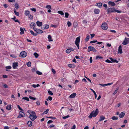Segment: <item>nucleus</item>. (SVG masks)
<instances>
[{
	"label": "nucleus",
	"mask_w": 129,
	"mask_h": 129,
	"mask_svg": "<svg viewBox=\"0 0 129 129\" xmlns=\"http://www.w3.org/2000/svg\"><path fill=\"white\" fill-rule=\"evenodd\" d=\"M99 112L97 108L95 111H93L90 113L88 117L89 118L91 119L93 117H95L98 114Z\"/></svg>",
	"instance_id": "obj_1"
},
{
	"label": "nucleus",
	"mask_w": 129,
	"mask_h": 129,
	"mask_svg": "<svg viewBox=\"0 0 129 129\" xmlns=\"http://www.w3.org/2000/svg\"><path fill=\"white\" fill-rule=\"evenodd\" d=\"M29 117L32 121H34L37 117L36 115V114L35 112L31 111V113L29 116Z\"/></svg>",
	"instance_id": "obj_2"
},
{
	"label": "nucleus",
	"mask_w": 129,
	"mask_h": 129,
	"mask_svg": "<svg viewBox=\"0 0 129 129\" xmlns=\"http://www.w3.org/2000/svg\"><path fill=\"white\" fill-rule=\"evenodd\" d=\"M101 27L104 30H107L108 28L107 23L106 22L103 23L101 25Z\"/></svg>",
	"instance_id": "obj_3"
},
{
	"label": "nucleus",
	"mask_w": 129,
	"mask_h": 129,
	"mask_svg": "<svg viewBox=\"0 0 129 129\" xmlns=\"http://www.w3.org/2000/svg\"><path fill=\"white\" fill-rule=\"evenodd\" d=\"M115 9L114 8H109L107 9V14H110L111 13L115 12Z\"/></svg>",
	"instance_id": "obj_4"
},
{
	"label": "nucleus",
	"mask_w": 129,
	"mask_h": 129,
	"mask_svg": "<svg viewBox=\"0 0 129 129\" xmlns=\"http://www.w3.org/2000/svg\"><path fill=\"white\" fill-rule=\"evenodd\" d=\"M27 55V53L26 52L23 51L20 53L19 56L20 57L24 58L26 57Z\"/></svg>",
	"instance_id": "obj_5"
},
{
	"label": "nucleus",
	"mask_w": 129,
	"mask_h": 129,
	"mask_svg": "<svg viewBox=\"0 0 129 129\" xmlns=\"http://www.w3.org/2000/svg\"><path fill=\"white\" fill-rule=\"evenodd\" d=\"M33 28L34 30L35 31L37 34L42 33H43V31L42 30L35 28L34 27H33Z\"/></svg>",
	"instance_id": "obj_6"
},
{
	"label": "nucleus",
	"mask_w": 129,
	"mask_h": 129,
	"mask_svg": "<svg viewBox=\"0 0 129 129\" xmlns=\"http://www.w3.org/2000/svg\"><path fill=\"white\" fill-rule=\"evenodd\" d=\"M129 42V38H125L124 41L122 43V44L124 45H126Z\"/></svg>",
	"instance_id": "obj_7"
},
{
	"label": "nucleus",
	"mask_w": 129,
	"mask_h": 129,
	"mask_svg": "<svg viewBox=\"0 0 129 129\" xmlns=\"http://www.w3.org/2000/svg\"><path fill=\"white\" fill-rule=\"evenodd\" d=\"M23 114H24V113L22 111H20L19 115L18 116L17 118H20L23 117Z\"/></svg>",
	"instance_id": "obj_8"
},
{
	"label": "nucleus",
	"mask_w": 129,
	"mask_h": 129,
	"mask_svg": "<svg viewBox=\"0 0 129 129\" xmlns=\"http://www.w3.org/2000/svg\"><path fill=\"white\" fill-rule=\"evenodd\" d=\"M118 53L121 54L122 53V47L121 45H120L118 49Z\"/></svg>",
	"instance_id": "obj_9"
},
{
	"label": "nucleus",
	"mask_w": 129,
	"mask_h": 129,
	"mask_svg": "<svg viewBox=\"0 0 129 129\" xmlns=\"http://www.w3.org/2000/svg\"><path fill=\"white\" fill-rule=\"evenodd\" d=\"M18 63L17 62H14L13 64V69H15L17 68L18 66Z\"/></svg>",
	"instance_id": "obj_10"
},
{
	"label": "nucleus",
	"mask_w": 129,
	"mask_h": 129,
	"mask_svg": "<svg viewBox=\"0 0 129 129\" xmlns=\"http://www.w3.org/2000/svg\"><path fill=\"white\" fill-rule=\"evenodd\" d=\"M80 41V37L77 38H76V40L75 41V44H79V43Z\"/></svg>",
	"instance_id": "obj_11"
},
{
	"label": "nucleus",
	"mask_w": 129,
	"mask_h": 129,
	"mask_svg": "<svg viewBox=\"0 0 129 129\" xmlns=\"http://www.w3.org/2000/svg\"><path fill=\"white\" fill-rule=\"evenodd\" d=\"M108 4L109 5H111L112 6H114L115 5V3L109 1L108 3Z\"/></svg>",
	"instance_id": "obj_12"
},
{
	"label": "nucleus",
	"mask_w": 129,
	"mask_h": 129,
	"mask_svg": "<svg viewBox=\"0 0 129 129\" xmlns=\"http://www.w3.org/2000/svg\"><path fill=\"white\" fill-rule=\"evenodd\" d=\"M125 113L123 112H121L119 115V117L120 118H123L125 115Z\"/></svg>",
	"instance_id": "obj_13"
},
{
	"label": "nucleus",
	"mask_w": 129,
	"mask_h": 129,
	"mask_svg": "<svg viewBox=\"0 0 129 129\" xmlns=\"http://www.w3.org/2000/svg\"><path fill=\"white\" fill-rule=\"evenodd\" d=\"M102 5V4L101 3H96L95 4V6H98L99 8H101Z\"/></svg>",
	"instance_id": "obj_14"
},
{
	"label": "nucleus",
	"mask_w": 129,
	"mask_h": 129,
	"mask_svg": "<svg viewBox=\"0 0 129 129\" xmlns=\"http://www.w3.org/2000/svg\"><path fill=\"white\" fill-rule=\"evenodd\" d=\"M76 95V93H74L71 94L69 96L70 98H74Z\"/></svg>",
	"instance_id": "obj_15"
},
{
	"label": "nucleus",
	"mask_w": 129,
	"mask_h": 129,
	"mask_svg": "<svg viewBox=\"0 0 129 129\" xmlns=\"http://www.w3.org/2000/svg\"><path fill=\"white\" fill-rule=\"evenodd\" d=\"M109 59H110L111 61V62H115L116 63H118L119 62L117 60H116L114 59L111 57H110L109 58Z\"/></svg>",
	"instance_id": "obj_16"
},
{
	"label": "nucleus",
	"mask_w": 129,
	"mask_h": 129,
	"mask_svg": "<svg viewBox=\"0 0 129 129\" xmlns=\"http://www.w3.org/2000/svg\"><path fill=\"white\" fill-rule=\"evenodd\" d=\"M105 119V117L104 116H103L102 115L100 117V119L99 120V121H102L104 120V119Z\"/></svg>",
	"instance_id": "obj_17"
},
{
	"label": "nucleus",
	"mask_w": 129,
	"mask_h": 129,
	"mask_svg": "<svg viewBox=\"0 0 129 129\" xmlns=\"http://www.w3.org/2000/svg\"><path fill=\"white\" fill-rule=\"evenodd\" d=\"M94 12L95 14H99L100 12V10L98 9H95L94 10Z\"/></svg>",
	"instance_id": "obj_18"
},
{
	"label": "nucleus",
	"mask_w": 129,
	"mask_h": 129,
	"mask_svg": "<svg viewBox=\"0 0 129 129\" xmlns=\"http://www.w3.org/2000/svg\"><path fill=\"white\" fill-rule=\"evenodd\" d=\"M36 23L37 25L38 26H41L42 24V23L39 21L37 22Z\"/></svg>",
	"instance_id": "obj_19"
},
{
	"label": "nucleus",
	"mask_w": 129,
	"mask_h": 129,
	"mask_svg": "<svg viewBox=\"0 0 129 129\" xmlns=\"http://www.w3.org/2000/svg\"><path fill=\"white\" fill-rule=\"evenodd\" d=\"M27 124L29 127H31L32 125V122L30 121H29L27 122Z\"/></svg>",
	"instance_id": "obj_20"
},
{
	"label": "nucleus",
	"mask_w": 129,
	"mask_h": 129,
	"mask_svg": "<svg viewBox=\"0 0 129 129\" xmlns=\"http://www.w3.org/2000/svg\"><path fill=\"white\" fill-rule=\"evenodd\" d=\"M31 34L32 35L34 36H36L37 35V34L36 33H34L33 31L31 30H29Z\"/></svg>",
	"instance_id": "obj_21"
},
{
	"label": "nucleus",
	"mask_w": 129,
	"mask_h": 129,
	"mask_svg": "<svg viewBox=\"0 0 129 129\" xmlns=\"http://www.w3.org/2000/svg\"><path fill=\"white\" fill-rule=\"evenodd\" d=\"M93 47L92 46L88 47V48L87 51L88 52H89L90 51H92Z\"/></svg>",
	"instance_id": "obj_22"
},
{
	"label": "nucleus",
	"mask_w": 129,
	"mask_h": 129,
	"mask_svg": "<svg viewBox=\"0 0 129 129\" xmlns=\"http://www.w3.org/2000/svg\"><path fill=\"white\" fill-rule=\"evenodd\" d=\"M20 34L21 35H22L24 34V30L23 28L21 27H20Z\"/></svg>",
	"instance_id": "obj_23"
},
{
	"label": "nucleus",
	"mask_w": 129,
	"mask_h": 129,
	"mask_svg": "<svg viewBox=\"0 0 129 129\" xmlns=\"http://www.w3.org/2000/svg\"><path fill=\"white\" fill-rule=\"evenodd\" d=\"M30 13V12L28 10H26L25 11V14L26 16L29 15Z\"/></svg>",
	"instance_id": "obj_24"
},
{
	"label": "nucleus",
	"mask_w": 129,
	"mask_h": 129,
	"mask_svg": "<svg viewBox=\"0 0 129 129\" xmlns=\"http://www.w3.org/2000/svg\"><path fill=\"white\" fill-rule=\"evenodd\" d=\"M68 66L69 67L73 68H74L75 66V65L72 64H69Z\"/></svg>",
	"instance_id": "obj_25"
},
{
	"label": "nucleus",
	"mask_w": 129,
	"mask_h": 129,
	"mask_svg": "<svg viewBox=\"0 0 129 129\" xmlns=\"http://www.w3.org/2000/svg\"><path fill=\"white\" fill-rule=\"evenodd\" d=\"M11 105H7L6 107V109L8 110H10L11 109Z\"/></svg>",
	"instance_id": "obj_26"
},
{
	"label": "nucleus",
	"mask_w": 129,
	"mask_h": 129,
	"mask_svg": "<svg viewBox=\"0 0 129 129\" xmlns=\"http://www.w3.org/2000/svg\"><path fill=\"white\" fill-rule=\"evenodd\" d=\"M48 41L49 42L52 41L53 40L51 39V36L50 35H49L48 36Z\"/></svg>",
	"instance_id": "obj_27"
},
{
	"label": "nucleus",
	"mask_w": 129,
	"mask_h": 129,
	"mask_svg": "<svg viewBox=\"0 0 129 129\" xmlns=\"http://www.w3.org/2000/svg\"><path fill=\"white\" fill-rule=\"evenodd\" d=\"M49 27V25L46 24L45 25V27L44 28H42V29H46L48 28Z\"/></svg>",
	"instance_id": "obj_28"
},
{
	"label": "nucleus",
	"mask_w": 129,
	"mask_h": 129,
	"mask_svg": "<svg viewBox=\"0 0 129 129\" xmlns=\"http://www.w3.org/2000/svg\"><path fill=\"white\" fill-rule=\"evenodd\" d=\"M119 89V87H117V88L116 89V90H115V91L113 93V95H114L116 94L117 93V92L118 91Z\"/></svg>",
	"instance_id": "obj_29"
},
{
	"label": "nucleus",
	"mask_w": 129,
	"mask_h": 129,
	"mask_svg": "<svg viewBox=\"0 0 129 129\" xmlns=\"http://www.w3.org/2000/svg\"><path fill=\"white\" fill-rule=\"evenodd\" d=\"M7 69H6V71H9L7 69H11V67L10 66H6L5 67Z\"/></svg>",
	"instance_id": "obj_30"
},
{
	"label": "nucleus",
	"mask_w": 129,
	"mask_h": 129,
	"mask_svg": "<svg viewBox=\"0 0 129 129\" xmlns=\"http://www.w3.org/2000/svg\"><path fill=\"white\" fill-rule=\"evenodd\" d=\"M66 52L68 54L70 53L71 52V50H70V47L68 48V49L66 50Z\"/></svg>",
	"instance_id": "obj_31"
},
{
	"label": "nucleus",
	"mask_w": 129,
	"mask_h": 129,
	"mask_svg": "<svg viewBox=\"0 0 129 129\" xmlns=\"http://www.w3.org/2000/svg\"><path fill=\"white\" fill-rule=\"evenodd\" d=\"M90 89L92 91V92L94 93V94L95 96V98L96 99L97 97V95L95 92L92 89L90 88Z\"/></svg>",
	"instance_id": "obj_32"
},
{
	"label": "nucleus",
	"mask_w": 129,
	"mask_h": 129,
	"mask_svg": "<svg viewBox=\"0 0 129 129\" xmlns=\"http://www.w3.org/2000/svg\"><path fill=\"white\" fill-rule=\"evenodd\" d=\"M14 6L16 9H18L19 8V5H18V4L17 3H16L15 4Z\"/></svg>",
	"instance_id": "obj_33"
},
{
	"label": "nucleus",
	"mask_w": 129,
	"mask_h": 129,
	"mask_svg": "<svg viewBox=\"0 0 129 129\" xmlns=\"http://www.w3.org/2000/svg\"><path fill=\"white\" fill-rule=\"evenodd\" d=\"M34 55L35 56V57L36 58H37L39 57V54L36 52H35L34 53Z\"/></svg>",
	"instance_id": "obj_34"
},
{
	"label": "nucleus",
	"mask_w": 129,
	"mask_h": 129,
	"mask_svg": "<svg viewBox=\"0 0 129 129\" xmlns=\"http://www.w3.org/2000/svg\"><path fill=\"white\" fill-rule=\"evenodd\" d=\"M77 23L76 22H74L73 23V26L75 28H76L77 26Z\"/></svg>",
	"instance_id": "obj_35"
},
{
	"label": "nucleus",
	"mask_w": 129,
	"mask_h": 129,
	"mask_svg": "<svg viewBox=\"0 0 129 129\" xmlns=\"http://www.w3.org/2000/svg\"><path fill=\"white\" fill-rule=\"evenodd\" d=\"M36 25L35 23L34 22H33L31 23V24H30V26L31 27V28H32V27L33 26H34Z\"/></svg>",
	"instance_id": "obj_36"
},
{
	"label": "nucleus",
	"mask_w": 129,
	"mask_h": 129,
	"mask_svg": "<svg viewBox=\"0 0 129 129\" xmlns=\"http://www.w3.org/2000/svg\"><path fill=\"white\" fill-rule=\"evenodd\" d=\"M112 119L113 120H117L118 119V118L115 116H113L112 117Z\"/></svg>",
	"instance_id": "obj_37"
},
{
	"label": "nucleus",
	"mask_w": 129,
	"mask_h": 129,
	"mask_svg": "<svg viewBox=\"0 0 129 129\" xmlns=\"http://www.w3.org/2000/svg\"><path fill=\"white\" fill-rule=\"evenodd\" d=\"M103 58V57H102L98 55L96 56V59H102Z\"/></svg>",
	"instance_id": "obj_38"
},
{
	"label": "nucleus",
	"mask_w": 129,
	"mask_h": 129,
	"mask_svg": "<svg viewBox=\"0 0 129 129\" xmlns=\"http://www.w3.org/2000/svg\"><path fill=\"white\" fill-rule=\"evenodd\" d=\"M49 111V109H47L45 111L43 112V114H47L48 113Z\"/></svg>",
	"instance_id": "obj_39"
},
{
	"label": "nucleus",
	"mask_w": 129,
	"mask_h": 129,
	"mask_svg": "<svg viewBox=\"0 0 129 129\" xmlns=\"http://www.w3.org/2000/svg\"><path fill=\"white\" fill-rule=\"evenodd\" d=\"M31 63L30 61L28 62L26 64L27 66L28 67H30L31 66Z\"/></svg>",
	"instance_id": "obj_40"
},
{
	"label": "nucleus",
	"mask_w": 129,
	"mask_h": 129,
	"mask_svg": "<svg viewBox=\"0 0 129 129\" xmlns=\"http://www.w3.org/2000/svg\"><path fill=\"white\" fill-rule=\"evenodd\" d=\"M36 72L37 74L39 75H41L42 74V72H40L38 71H36Z\"/></svg>",
	"instance_id": "obj_41"
},
{
	"label": "nucleus",
	"mask_w": 129,
	"mask_h": 129,
	"mask_svg": "<svg viewBox=\"0 0 129 129\" xmlns=\"http://www.w3.org/2000/svg\"><path fill=\"white\" fill-rule=\"evenodd\" d=\"M57 12L58 13L61 15H63L64 14L63 12L61 11H58Z\"/></svg>",
	"instance_id": "obj_42"
},
{
	"label": "nucleus",
	"mask_w": 129,
	"mask_h": 129,
	"mask_svg": "<svg viewBox=\"0 0 129 129\" xmlns=\"http://www.w3.org/2000/svg\"><path fill=\"white\" fill-rule=\"evenodd\" d=\"M22 99L23 100H25L28 101H29V99L27 97H23L22 98Z\"/></svg>",
	"instance_id": "obj_43"
},
{
	"label": "nucleus",
	"mask_w": 129,
	"mask_h": 129,
	"mask_svg": "<svg viewBox=\"0 0 129 129\" xmlns=\"http://www.w3.org/2000/svg\"><path fill=\"white\" fill-rule=\"evenodd\" d=\"M3 86L5 88H8V85L6 84L3 83Z\"/></svg>",
	"instance_id": "obj_44"
},
{
	"label": "nucleus",
	"mask_w": 129,
	"mask_h": 129,
	"mask_svg": "<svg viewBox=\"0 0 129 129\" xmlns=\"http://www.w3.org/2000/svg\"><path fill=\"white\" fill-rule=\"evenodd\" d=\"M89 35L88 36L86 37V38H85V41L86 42H87V41H88V40H89Z\"/></svg>",
	"instance_id": "obj_45"
},
{
	"label": "nucleus",
	"mask_w": 129,
	"mask_h": 129,
	"mask_svg": "<svg viewBox=\"0 0 129 129\" xmlns=\"http://www.w3.org/2000/svg\"><path fill=\"white\" fill-rule=\"evenodd\" d=\"M46 8L48 9H51V6L50 5H47L46 7Z\"/></svg>",
	"instance_id": "obj_46"
},
{
	"label": "nucleus",
	"mask_w": 129,
	"mask_h": 129,
	"mask_svg": "<svg viewBox=\"0 0 129 129\" xmlns=\"http://www.w3.org/2000/svg\"><path fill=\"white\" fill-rule=\"evenodd\" d=\"M65 17L66 18H67L68 17L69 14V13L67 12H66L65 13Z\"/></svg>",
	"instance_id": "obj_47"
},
{
	"label": "nucleus",
	"mask_w": 129,
	"mask_h": 129,
	"mask_svg": "<svg viewBox=\"0 0 129 129\" xmlns=\"http://www.w3.org/2000/svg\"><path fill=\"white\" fill-rule=\"evenodd\" d=\"M29 99H31V100H35L36 99V98H34V97H32L31 96H29Z\"/></svg>",
	"instance_id": "obj_48"
},
{
	"label": "nucleus",
	"mask_w": 129,
	"mask_h": 129,
	"mask_svg": "<svg viewBox=\"0 0 129 129\" xmlns=\"http://www.w3.org/2000/svg\"><path fill=\"white\" fill-rule=\"evenodd\" d=\"M67 25L69 27H70L71 25V23L70 22L68 21L67 22Z\"/></svg>",
	"instance_id": "obj_49"
},
{
	"label": "nucleus",
	"mask_w": 129,
	"mask_h": 129,
	"mask_svg": "<svg viewBox=\"0 0 129 129\" xmlns=\"http://www.w3.org/2000/svg\"><path fill=\"white\" fill-rule=\"evenodd\" d=\"M48 93L50 95H53V93L52 91L50 90L48 91Z\"/></svg>",
	"instance_id": "obj_50"
},
{
	"label": "nucleus",
	"mask_w": 129,
	"mask_h": 129,
	"mask_svg": "<svg viewBox=\"0 0 129 129\" xmlns=\"http://www.w3.org/2000/svg\"><path fill=\"white\" fill-rule=\"evenodd\" d=\"M29 18L30 19L32 20L33 19V16L31 15L29 16Z\"/></svg>",
	"instance_id": "obj_51"
},
{
	"label": "nucleus",
	"mask_w": 129,
	"mask_h": 129,
	"mask_svg": "<svg viewBox=\"0 0 129 129\" xmlns=\"http://www.w3.org/2000/svg\"><path fill=\"white\" fill-rule=\"evenodd\" d=\"M70 117V116L69 115H68L66 116H63L62 117V118L63 119H66L67 118H68L69 117Z\"/></svg>",
	"instance_id": "obj_52"
},
{
	"label": "nucleus",
	"mask_w": 129,
	"mask_h": 129,
	"mask_svg": "<svg viewBox=\"0 0 129 129\" xmlns=\"http://www.w3.org/2000/svg\"><path fill=\"white\" fill-rule=\"evenodd\" d=\"M17 106L19 110H20L21 111H23V110L21 108V107L18 105H17Z\"/></svg>",
	"instance_id": "obj_53"
},
{
	"label": "nucleus",
	"mask_w": 129,
	"mask_h": 129,
	"mask_svg": "<svg viewBox=\"0 0 129 129\" xmlns=\"http://www.w3.org/2000/svg\"><path fill=\"white\" fill-rule=\"evenodd\" d=\"M105 61L106 62H108V63H112V62H111V61H110L109 60V59H107L106 60V61Z\"/></svg>",
	"instance_id": "obj_54"
},
{
	"label": "nucleus",
	"mask_w": 129,
	"mask_h": 129,
	"mask_svg": "<svg viewBox=\"0 0 129 129\" xmlns=\"http://www.w3.org/2000/svg\"><path fill=\"white\" fill-rule=\"evenodd\" d=\"M30 10H32L33 11L35 12L36 11V9L34 8H31Z\"/></svg>",
	"instance_id": "obj_55"
},
{
	"label": "nucleus",
	"mask_w": 129,
	"mask_h": 129,
	"mask_svg": "<svg viewBox=\"0 0 129 129\" xmlns=\"http://www.w3.org/2000/svg\"><path fill=\"white\" fill-rule=\"evenodd\" d=\"M52 71L54 74H55V73L56 71L54 69H52Z\"/></svg>",
	"instance_id": "obj_56"
},
{
	"label": "nucleus",
	"mask_w": 129,
	"mask_h": 129,
	"mask_svg": "<svg viewBox=\"0 0 129 129\" xmlns=\"http://www.w3.org/2000/svg\"><path fill=\"white\" fill-rule=\"evenodd\" d=\"M9 2H15V0H8Z\"/></svg>",
	"instance_id": "obj_57"
},
{
	"label": "nucleus",
	"mask_w": 129,
	"mask_h": 129,
	"mask_svg": "<svg viewBox=\"0 0 129 129\" xmlns=\"http://www.w3.org/2000/svg\"><path fill=\"white\" fill-rule=\"evenodd\" d=\"M47 118H50L51 119H56V118L55 117H46Z\"/></svg>",
	"instance_id": "obj_58"
},
{
	"label": "nucleus",
	"mask_w": 129,
	"mask_h": 129,
	"mask_svg": "<svg viewBox=\"0 0 129 129\" xmlns=\"http://www.w3.org/2000/svg\"><path fill=\"white\" fill-rule=\"evenodd\" d=\"M17 16H18L19 15V13L18 12H16L14 13Z\"/></svg>",
	"instance_id": "obj_59"
},
{
	"label": "nucleus",
	"mask_w": 129,
	"mask_h": 129,
	"mask_svg": "<svg viewBox=\"0 0 129 129\" xmlns=\"http://www.w3.org/2000/svg\"><path fill=\"white\" fill-rule=\"evenodd\" d=\"M95 34H90L91 35V38H93L95 36Z\"/></svg>",
	"instance_id": "obj_60"
},
{
	"label": "nucleus",
	"mask_w": 129,
	"mask_h": 129,
	"mask_svg": "<svg viewBox=\"0 0 129 129\" xmlns=\"http://www.w3.org/2000/svg\"><path fill=\"white\" fill-rule=\"evenodd\" d=\"M53 122V121L51 120H49L47 122L48 124L52 123Z\"/></svg>",
	"instance_id": "obj_61"
},
{
	"label": "nucleus",
	"mask_w": 129,
	"mask_h": 129,
	"mask_svg": "<svg viewBox=\"0 0 129 129\" xmlns=\"http://www.w3.org/2000/svg\"><path fill=\"white\" fill-rule=\"evenodd\" d=\"M36 104L39 106L40 105V103L39 101H38L36 102Z\"/></svg>",
	"instance_id": "obj_62"
},
{
	"label": "nucleus",
	"mask_w": 129,
	"mask_h": 129,
	"mask_svg": "<svg viewBox=\"0 0 129 129\" xmlns=\"http://www.w3.org/2000/svg\"><path fill=\"white\" fill-rule=\"evenodd\" d=\"M92 51L94 52H96L95 49L94 48V47H93V48Z\"/></svg>",
	"instance_id": "obj_63"
},
{
	"label": "nucleus",
	"mask_w": 129,
	"mask_h": 129,
	"mask_svg": "<svg viewBox=\"0 0 129 129\" xmlns=\"http://www.w3.org/2000/svg\"><path fill=\"white\" fill-rule=\"evenodd\" d=\"M48 99L50 101H51L52 100V98L50 96H49L48 97Z\"/></svg>",
	"instance_id": "obj_64"
}]
</instances>
